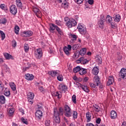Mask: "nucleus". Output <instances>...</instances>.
Returning <instances> with one entry per match:
<instances>
[{
    "label": "nucleus",
    "mask_w": 126,
    "mask_h": 126,
    "mask_svg": "<svg viewBox=\"0 0 126 126\" xmlns=\"http://www.w3.org/2000/svg\"><path fill=\"white\" fill-rule=\"evenodd\" d=\"M60 87H61L60 89L62 91H65V90H66L67 88V87L65 85H62L61 86H60Z\"/></svg>",
    "instance_id": "nucleus-40"
},
{
    "label": "nucleus",
    "mask_w": 126,
    "mask_h": 126,
    "mask_svg": "<svg viewBox=\"0 0 126 126\" xmlns=\"http://www.w3.org/2000/svg\"><path fill=\"white\" fill-rule=\"evenodd\" d=\"M9 85L13 91H15L16 90V85L14 84V82H10Z\"/></svg>",
    "instance_id": "nucleus-21"
},
{
    "label": "nucleus",
    "mask_w": 126,
    "mask_h": 126,
    "mask_svg": "<svg viewBox=\"0 0 126 126\" xmlns=\"http://www.w3.org/2000/svg\"><path fill=\"white\" fill-rule=\"evenodd\" d=\"M15 111V110H14V108H10L8 111L9 116H12V115H13V114L14 113Z\"/></svg>",
    "instance_id": "nucleus-33"
},
{
    "label": "nucleus",
    "mask_w": 126,
    "mask_h": 126,
    "mask_svg": "<svg viewBox=\"0 0 126 126\" xmlns=\"http://www.w3.org/2000/svg\"><path fill=\"white\" fill-rule=\"evenodd\" d=\"M54 120L56 124H60L61 122V118H60V113L58 112L57 108H54Z\"/></svg>",
    "instance_id": "nucleus-2"
},
{
    "label": "nucleus",
    "mask_w": 126,
    "mask_h": 126,
    "mask_svg": "<svg viewBox=\"0 0 126 126\" xmlns=\"http://www.w3.org/2000/svg\"><path fill=\"white\" fill-rule=\"evenodd\" d=\"M42 116L43 112H42V111L38 110L35 112V118L37 119V120H41V118H42Z\"/></svg>",
    "instance_id": "nucleus-9"
},
{
    "label": "nucleus",
    "mask_w": 126,
    "mask_h": 126,
    "mask_svg": "<svg viewBox=\"0 0 126 126\" xmlns=\"http://www.w3.org/2000/svg\"><path fill=\"white\" fill-rule=\"evenodd\" d=\"M99 20H102V21H104L105 22V17H104V16H101V17Z\"/></svg>",
    "instance_id": "nucleus-63"
},
{
    "label": "nucleus",
    "mask_w": 126,
    "mask_h": 126,
    "mask_svg": "<svg viewBox=\"0 0 126 126\" xmlns=\"http://www.w3.org/2000/svg\"><path fill=\"white\" fill-rule=\"evenodd\" d=\"M23 34L24 37H31L33 35V32L31 31H24Z\"/></svg>",
    "instance_id": "nucleus-12"
},
{
    "label": "nucleus",
    "mask_w": 126,
    "mask_h": 126,
    "mask_svg": "<svg viewBox=\"0 0 126 126\" xmlns=\"http://www.w3.org/2000/svg\"><path fill=\"white\" fill-rule=\"evenodd\" d=\"M0 102L1 104H4L5 103V97L3 95L0 96Z\"/></svg>",
    "instance_id": "nucleus-28"
},
{
    "label": "nucleus",
    "mask_w": 126,
    "mask_h": 126,
    "mask_svg": "<svg viewBox=\"0 0 126 126\" xmlns=\"http://www.w3.org/2000/svg\"><path fill=\"white\" fill-rule=\"evenodd\" d=\"M57 27H58V26L55 25L54 24H51L50 25L49 31H50L52 33H53L54 32V31L55 29H57Z\"/></svg>",
    "instance_id": "nucleus-15"
},
{
    "label": "nucleus",
    "mask_w": 126,
    "mask_h": 126,
    "mask_svg": "<svg viewBox=\"0 0 126 126\" xmlns=\"http://www.w3.org/2000/svg\"><path fill=\"white\" fill-rule=\"evenodd\" d=\"M0 34L1 35V40H4V39L5 38V34L4 33V32H3L2 31H0Z\"/></svg>",
    "instance_id": "nucleus-37"
},
{
    "label": "nucleus",
    "mask_w": 126,
    "mask_h": 126,
    "mask_svg": "<svg viewBox=\"0 0 126 126\" xmlns=\"http://www.w3.org/2000/svg\"><path fill=\"white\" fill-rule=\"evenodd\" d=\"M63 5H64V9L68 8V2H66V0H65V2L62 3Z\"/></svg>",
    "instance_id": "nucleus-41"
},
{
    "label": "nucleus",
    "mask_w": 126,
    "mask_h": 126,
    "mask_svg": "<svg viewBox=\"0 0 126 126\" xmlns=\"http://www.w3.org/2000/svg\"><path fill=\"white\" fill-rule=\"evenodd\" d=\"M16 45H17L16 41L15 40H13L12 41V47H16Z\"/></svg>",
    "instance_id": "nucleus-55"
},
{
    "label": "nucleus",
    "mask_w": 126,
    "mask_h": 126,
    "mask_svg": "<svg viewBox=\"0 0 126 126\" xmlns=\"http://www.w3.org/2000/svg\"><path fill=\"white\" fill-rule=\"evenodd\" d=\"M34 99V93L30 92L28 94V101L31 104H33Z\"/></svg>",
    "instance_id": "nucleus-6"
},
{
    "label": "nucleus",
    "mask_w": 126,
    "mask_h": 126,
    "mask_svg": "<svg viewBox=\"0 0 126 126\" xmlns=\"http://www.w3.org/2000/svg\"><path fill=\"white\" fill-rule=\"evenodd\" d=\"M96 124H100L101 123V118H97L96 120Z\"/></svg>",
    "instance_id": "nucleus-59"
},
{
    "label": "nucleus",
    "mask_w": 126,
    "mask_h": 126,
    "mask_svg": "<svg viewBox=\"0 0 126 126\" xmlns=\"http://www.w3.org/2000/svg\"><path fill=\"white\" fill-rule=\"evenodd\" d=\"M80 66H77V67L73 68V72L75 73L78 72L80 70Z\"/></svg>",
    "instance_id": "nucleus-38"
},
{
    "label": "nucleus",
    "mask_w": 126,
    "mask_h": 126,
    "mask_svg": "<svg viewBox=\"0 0 126 126\" xmlns=\"http://www.w3.org/2000/svg\"><path fill=\"white\" fill-rule=\"evenodd\" d=\"M51 124V121L50 120H46L45 122V125L46 126H50V125Z\"/></svg>",
    "instance_id": "nucleus-52"
},
{
    "label": "nucleus",
    "mask_w": 126,
    "mask_h": 126,
    "mask_svg": "<svg viewBox=\"0 0 126 126\" xmlns=\"http://www.w3.org/2000/svg\"><path fill=\"white\" fill-rule=\"evenodd\" d=\"M99 73V68L97 67V66H95L93 69V74H94V75H97Z\"/></svg>",
    "instance_id": "nucleus-19"
},
{
    "label": "nucleus",
    "mask_w": 126,
    "mask_h": 126,
    "mask_svg": "<svg viewBox=\"0 0 126 126\" xmlns=\"http://www.w3.org/2000/svg\"><path fill=\"white\" fill-rule=\"evenodd\" d=\"M0 8L1 9H3L4 10H7V7H5V5L4 4H1L0 5Z\"/></svg>",
    "instance_id": "nucleus-46"
},
{
    "label": "nucleus",
    "mask_w": 126,
    "mask_h": 126,
    "mask_svg": "<svg viewBox=\"0 0 126 126\" xmlns=\"http://www.w3.org/2000/svg\"><path fill=\"white\" fill-rule=\"evenodd\" d=\"M76 84V85H78L79 86H80V87H81V88H82V89L84 91H85V92H86V93H89V92L90 91L89 90V89L88 88V87H87V86L81 85V84L78 82H77Z\"/></svg>",
    "instance_id": "nucleus-7"
},
{
    "label": "nucleus",
    "mask_w": 126,
    "mask_h": 126,
    "mask_svg": "<svg viewBox=\"0 0 126 126\" xmlns=\"http://www.w3.org/2000/svg\"><path fill=\"white\" fill-rule=\"evenodd\" d=\"M111 118L112 119H117V112H116V111L114 110L111 111Z\"/></svg>",
    "instance_id": "nucleus-20"
},
{
    "label": "nucleus",
    "mask_w": 126,
    "mask_h": 126,
    "mask_svg": "<svg viewBox=\"0 0 126 126\" xmlns=\"http://www.w3.org/2000/svg\"><path fill=\"white\" fill-rule=\"evenodd\" d=\"M90 86L92 88H95L97 86V85L96 84L90 83Z\"/></svg>",
    "instance_id": "nucleus-58"
},
{
    "label": "nucleus",
    "mask_w": 126,
    "mask_h": 126,
    "mask_svg": "<svg viewBox=\"0 0 126 126\" xmlns=\"http://www.w3.org/2000/svg\"><path fill=\"white\" fill-rule=\"evenodd\" d=\"M19 27L18 26L15 27V33L17 34V35L18 34V33H19Z\"/></svg>",
    "instance_id": "nucleus-42"
},
{
    "label": "nucleus",
    "mask_w": 126,
    "mask_h": 126,
    "mask_svg": "<svg viewBox=\"0 0 126 126\" xmlns=\"http://www.w3.org/2000/svg\"><path fill=\"white\" fill-rule=\"evenodd\" d=\"M114 82V76H110L108 77V81L107 83V86H110V85H112Z\"/></svg>",
    "instance_id": "nucleus-11"
},
{
    "label": "nucleus",
    "mask_w": 126,
    "mask_h": 126,
    "mask_svg": "<svg viewBox=\"0 0 126 126\" xmlns=\"http://www.w3.org/2000/svg\"><path fill=\"white\" fill-rule=\"evenodd\" d=\"M59 113V116L60 115H63V109L62 107H60L59 111H57Z\"/></svg>",
    "instance_id": "nucleus-48"
},
{
    "label": "nucleus",
    "mask_w": 126,
    "mask_h": 126,
    "mask_svg": "<svg viewBox=\"0 0 126 126\" xmlns=\"http://www.w3.org/2000/svg\"><path fill=\"white\" fill-rule=\"evenodd\" d=\"M35 54H37L39 55H42V49H38L37 51L35 52Z\"/></svg>",
    "instance_id": "nucleus-49"
},
{
    "label": "nucleus",
    "mask_w": 126,
    "mask_h": 126,
    "mask_svg": "<svg viewBox=\"0 0 126 126\" xmlns=\"http://www.w3.org/2000/svg\"><path fill=\"white\" fill-rule=\"evenodd\" d=\"M88 3L89 4H93L94 3V0H89Z\"/></svg>",
    "instance_id": "nucleus-62"
},
{
    "label": "nucleus",
    "mask_w": 126,
    "mask_h": 126,
    "mask_svg": "<svg viewBox=\"0 0 126 126\" xmlns=\"http://www.w3.org/2000/svg\"><path fill=\"white\" fill-rule=\"evenodd\" d=\"M16 5L19 8H22V2L21 0H16Z\"/></svg>",
    "instance_id": "nucleus-23"
},
{
    "label": "nucleus",
    "mask_w": 126,
    "mask_h": 126,
    "mask_svg": "<svg viewBox=\"0 0 126 126\" xmlns=\"http://www.w3.org/2000/svg\"><path fill=\"white\" fill-rule=\"evenodd\" d=\"M110 24L111 25V28H113V29H116V28H117L116 25L114 23L111 22V23H110Z\"/></svg>",
    "instance_id": "nucleus-51"
},
{
    "label": "nucleus",
    "mask_w": 126,
    "mask_h": 126,
    "mask_svg": "<svg viewBox=\"0 0 126 126\" xmlns=\"http://www.w3.org/2000/svg\"><path fill=\"white\" fill-rule=\"evenodd\" d=\"M76 24L77 23L75 20L74 19H70L69 20L66 22V25L68 28H71L73 27V26H75Z\"/></svg>",
    "instance_id": "nucleus-4"
},
{
    "label": "nucleus",
    "mask_w": 126,
    "mask_h": 126,
    "mask_svg": "<svg viewBox=\"0 0 126 126\" xmlns=\"http://www.w3.org/2000/svg\"><path fill=\"white\" fill-rule=\"evenodd\" d=\"M105 22L103 20H99L97 22V26L101 29H103L104 28V26H105V25L104 24Z\"/></svg>",
    "instance_id": "nucleus-14"
},
{
    "label": "nucleus",
    "mask_w": 126,
    "mask_h": 126,
    "mask_svg": "<svg viewBox=\"0 0 126 126\" xmlns=\"http://www.w3.org/2000/svg\"><path fill=\"white\" fill-rule=\"evenodd\" d=\"M81 61H82V63L83 64H86V63H89V61L87 60L86 59H84V57H81Z\"/></svg>",
    "instance_id": "nucleus-26"
},
{
    "label": "nucleus",
    "mask_w": 126,
    "mask_h": 126,
    "mask_svg": "<svg viewBox=\"0 0 126 126\" xmlns=\"http://www.w3.org/2000/svg\"><path fill=\"white\" fill-rule=\"evenodd\" d=\"M119 76L123 79H126V69L123 68L119 72Z\"/></svg>",
    "instance_id": "nucleus-5"
},
{
    "label": "nucleus",
    "mask_w": 126,
    "mask_h": 126,
    "mask_svg": "<svg viewBox=\"0 0 126 126\" xmlns=\"http://www.w3.org/2000/svg\"><path fill=\"white\" fill-rule=\"evenodd\" d=\"M94 110L95 112H100L101 111V108L100 106L97 105L95 104V105H94Z\"/></svg>",
    "instance_id": "nucleus-25"
},
{
    "label": "nucleus",
    "mask_w": 126,
    "mask_h": 126,
    "mask_svg": "<svg viewBox=\"0 0 126 126\" xmlns=\"http://www.w3.org/2000/svg\"><path fill=\"white\" fill-rule=\"evenodd\" d=\"M42 55L35 53V57L36 58V59H41V58H42Z\"/></svg>",
    "instance_id": "nucleus-54"
},
{
    "label": "nucleus",
    "mask_w": 126,
    "mask_h": 126,
    "mask_svg": "<svg viewBox=\"0 0 126 126\" xmlns=\"http://www.w3.org/2000/svg\"><path fill=\"white\" fill-rule=\"evenodd\" d=\"M72 102L74 103V104H76V95L75 94H73L72 97Z\"/></svg>",
    "instance_id": "nucleus-47"
},
{
    "label": "nucleus",
    "mask_w": 126,
    "mask_h": 126,
    "mask_svg": "<svg viewBox=\"0 0 126 126\" xmlns=\"http://www.w3.org/2000/svg\"><path fill=\"white\" fill-rule=\"evenodd\" d=\"M25 78L27 80H33L34 79V76L32 74L28 73L25 75Z\"/></svg>",
    "instance_id": "nucleus-16"
},
{
    "label": "nucleus",
    "mask_w": 126,
    "mask_h": 126,
    "mask_svg": "<svg viewBox=\"0 0 126 126\" xmlns=\"http://www.w3.org/2000/svg\"><path fill=\"white\" fill-rule=\"evenodd\" d=\"M116 17L114 19V21L115 22H120V20H121V16L120 15H116Z\"/></svg>",
    "instance_id": "nucleus-31"
},
{
    "label": "nucleus",
    "mask_w": 126,
    "mask_h": 126,
    "mask_svg": "<svg viewBox=\"0 0 126 126\" xmlns=\"http://www.w3.org/2000/svg\"><path fill=\"white\" fill-rule=\"evenodd\" d=\"M112 20H113L112 17H111L110 15H107L106 17V22L110 24L112 22Z\"/></svg>",
    "instance_id": "nucleus-32"
},
{
    "label": "nucleus",
    "mask_w": 126,
    "mask_h": 126,
    "mask_svg": "<svg viewBox=\"0 0 126 126\" xmlns=\"http://www.w3.org/2000/svg\"><path fill=\"white\" fill-rule=\"evenodd\" d=\"M86 126H94L92 123H88Z\"/></svg>",
    "instance_id": "nucleus-64"
},
{
    "label": "nucleus",
    "mask_w": 126,
    "mask_h": 126,
    "mask_svg": "<svg viewBox=\"0 0 126 126\" xmlns=\"http://www.w3.org/2000/svg\"><path fill=\"white\" fill-rule=\"evenodd\" d=\"M79 44H74L72 46V49L73 50H77L78 49V47H79V46L78 45Z\"/></svg>",
    "instance_id": "nucleus-50"
},
{
    "label": "nucleus",
    "mask_w": 126,
    "mask_h": 126,
    "mask_svg": "<svg viewBox=\"0 0 126 126\" xmlns=\"http://www.w3.org/2000/svg\"><path fill=\"white\" fill-rule=\"evenodd\" d=\"M96 61L99 63H102V58L101 57H98L97 59H96Z\"/></svg>",
    "instance_id": "nucleus-56"
},
{
    "label": "nucleus",
    "mask_w": 126,
    "mask_h": 126,
    "mask_svg": "<svg viewBox=\"0 0 126 126\" xmlns=\"http://www.w3.org/2000/svg\"><path fill=\"white\" fill-rule=\"evenodd\" d=\"M94 83L96 85V86H99L101 84V82L100 81V78L99 76H95L94 78Z\"/></svg>",
    "instance_id": "nucleus-10"
},
{
    "label": "nucleus",
    "mask_w": 126,
    "mask_h": 126,
    "mask_svg": "<svg viewBox=\"0 0 126 126\" xmlns=\"http://www.w3.org/2000/svg\"><path fill=\"white\" fill-rule=\"evenodd\" d=\"M64 115L66 118H70L73 117V120L77 119V112L71 111V108L67 105H65L64 106Z\"/></svg>",
    "instance_id": "nucleus-1"
},
{
    "label": "nucleus",
    "mask_w": 126,
    "mask_h": 126,
    "mask_svg": "<svg viewBox=\"0 0 126 126\" xmlns=\"http://www.w3.org/2000/svg\"><path fill=\"white\" fill-rule=\"evenodd\" d=\"M32 10L37 17H40V16L39 15V14H41V11H40V10L37 8L33 7Z\"/></svg>",
    "instance_id": "nucleus-17"
},
{
    "label": "nucleus",
    "mask_w": 126,
    "mask_h": 126,
    "mask_svg": "<svg viewBox=\"0 0 126 126\" xmlns=\"http://www.w3.org/2000/svg\"><path fill=\"white\" fill-rule=\"evenodd\" d=\"M57 79L59 81H63V77L62 75H59L57 77Z\"/></svg>",
    "instance_id": "nucleus-45"
},
{
    "label": "nucleus",
    "mask_w": 126,
    "mask_h": 126,
    "mask_svg": "<svg viewBox=\"0 0 126 126\" xmlns=\"http://www.w3.org/2000/svg\"><path fill=\"white\" fill-rule=\"evenodd\" d=\"M60 71H50L48 72L49 75H51L52 77H56V75H59L60 74Z\"/></svg>",
    "instance_id": "nucleus-13"
},
{
    "label": "nucleus",
    "mask_w": 126,
    "mask_h": 126,
    "mask_svg": "<svg viewBox=\"0 0 126 126\" xmlns=\"http://www.w3.org/2000/svg\"><path fill=\"white\" fill-rule=\"evenodd\" d=\"M10 12L13 15H15L17 13V8L15 5H12L10 7Z\"/></svg>",
    "instance_id": "nucleus-8"
},
{
    "label": "nucleus",
    "mask_w": 126,
    "mask_h": 126,
    "mask_svg": "<svg viewBox=\"0 0 126 126\" xmlns=\"http://www.w3.org/2000/svg\"><path fill=\"white\" fill-rule=\"evenodd\" d=\"M56 30L57 32L59 33V34H60V35H63V31H62V30H61V29H60V28H59V27L58 26L56 28Z\"/></svg>",
    "instance_id": "nucleus-39"
},
{
    "label": "nucleus",
    "mask_w": 126,
    "mask_h": 126,
    "mask_svg": "<svg viewBox=\"0 0 126 126\" xmlns=\"http://www.w3.org/2000/svg\"><path fill=\"white\" fill-rule=\"evenodd\" d=\"M63 51L65 53V54L67 55V56H69V50H68V48H67V47L65 46L63 49Z\"/></svg>",
    "instance_id": "nucleus-30"
},
{
    "label": "nucleus",
    "mask_w": 126,
    "mask_h": 126,
    "mask_svg": "<svg viewBox=\"0 0 126 126\" xmlns=\"http://www.w3.org/2000/svg\"><path fill=\"white\" fill-rule=\"evenodd\" d=\"M4 56L6 60H13V57H12V56L10 55V54L8 53H4Z\"/></svg>",
    "instance_id": "nucleus-18"
},
{
    "label": "nucleus",
    "mask_w": 126,
    "mask_h": 126,
    "mask_svg": "<svg viewBox=\"0 0 126 126\" xmlns=\"http://www.w3.org/2000/svg\"><path fill=\"white\" fill-rule=\"evenodd\" d=\"M4 94L7 97L10 95V92H9V90H8L7 88L5 89Z\"/></svg>",
    "instance_id": "nucleus-29"
},
{
    "label": "nucleus",
    "mask_w": 126,
    "mask_h": 126,
    "mask_svg": "<svg viewBox=\"0 0 126 126\" xmlns=\"http://www.w3.org/2000/svg\"><path fill=\"white\" fill-rule=\"evenodd\" d=\"M77 29L79 30V32L82 35H85L87 32V30L86 29V28L84 26H83L81 24H79L77 27Z\"/></svg>",
    "instance_id": "nucleus-3"
},
{
    "label": "nucleus",
    "mask_w": 126,
    "mask_h": 126,
    "mask_svg": "<svg viewBox=\"0 0 126 126\" xmlns=\"http://www.w3.org/2000/svg\"><path fill=\"white\" fill-rule=\"evenodd\" d=\"M87 122L88 123L91 121V113L89 112L86 113Z\"/></svg>",
    "instance_id": "nucleus-24"
},
{
    "label": "nucleus",
    "mask_w": 126,
    "mask_h": 126,
    "mask_svg": "<svg viewBox=\"0 0 126 126\" xmlns=\"http://www.w3.org/2000/svg\"><path fill=\"white\" fill-rule=\"evenodd\" d=\"M4 89V85H3V84H2V82H1V81H0V90L1 91H2Z\"/></svg>",
    "instance_id": "nucleus-44"
},
{
    "label": "nucleus",
    "mask_w": 126,
    "mask_h": 126,
    "mask_svg": "<svg viewBox=\"0 0 126 126\" xmlns=\"http://www.w3.org/2000/svg\"><path fill=\"white\" fill-rule=\"evenodd\" d=\"M80 55L81 56H84L85 54H86V48H83L81 49L80 52H79Z\"/></svg>",
    "instance_id": "nucleus-27"
},
{
    "label": "nucleus",
    "mask_w": 126,
    "mask_h": 126,
    "mask_svg": "<svg viewBox=\"0 0 126 126\" xmlns=\"http://www.w3.org/2000/svg\"><path fill=\"white\" fill-rule=\"evenodd\" d=\"M79 71L81 75H83V74H86V73H87V71H86V69L83 68L82 67L80 68V70Z\"/></svg>",
    "instance_id": "nucleus-22"
},
{
    "label": "nucleus",
    "mask_w": 126,
    "mask_h": 126,
    "mask_svg": "<svg viewBox=\"0 0 126 126\" xmlns=\"http://www.w3.org/2000/svg\"><path fill=\"white\" fill-rule=\"evenodd\" d=\"M39 89L40 92H44V91H45V89L43 88L42 86L39 87Z\"/></svg>",
    "instance_id": "nucleus-61"
},
{
    "label": "nucleus",
    "mask_w": 126,
    "mask_h": 126,
    "mask_svg": "<svg viewBox=\"0 0 126 126\" xmlns=\"http://www.w3.org/2000/svg\"><path fill=\"white\" fill-rule=\"evenodd\" d=\"M21 121L24 124H25V125H28V122H27V120H25L23 117L21 118Z\"/></svg>",
    "instance_id": "nucleus-53"
},
{
    "label": "nucleus",
    "mask_w": 126,
    "mask_h": 126,
    "mask_svg": "<svg viewBox=\"0 0 126 126\" xmlns=\"http://www.w3.org/2000/svg\"><path fill=\"white\" fill-rule=\"evenodd\" d=\"M24 50H25V52L26 53H28L29 51V45H28V44H25V46H24Z\"/></svg>",
    "instance_id": "nucleus-34"
},
{
    "label": "nucleus",
    "mask_w": 126,
    "mask_h": 126,
    "mask_svg": "<svg viewBox=\"0 0 126 126\" xmlns=\"http://www.w3.org/2000/svg\"><path fill=\"white\" fill-rule=\"evenodd\" d=\"M71 37L73 39H71L70 40V42L72 43V42H73V41H76V39H77V37L76 36V35L75 34H71Z\"/></svg>",
    "instance_id": "nucleus-35"
},
{
    "label": "nucleus",
    "mask_w": 126,
    "mask_h": 126,
    "mask_svg": "<svg viewBox=\"0 0 126 126\" xmlns=\"http://www.w3.org/2000/svg\"><path fill=\"white\" fill-rule=\"evenodd\" d=\"M84 0H75V1H76L78 4H81V3H82V2H83Z\"/></svg>",
    "instance_id": "nucleus-57"
},
{
    "label": "nucleus",
    "mask_w": 126,
    "mask_h": 126,
    "mask_svg": "<svg viewBox=\"0 0 126 126\" xmlns=\"http://www.w3.org/2000/svg\"><path fill=\"white\" fill-rule=\"evenodd\" d=\"M54 95L57 96L59 98V99H61V98H62V94L59 93L58 92L55 93Z\"/></svg>",
    "instance_id": "nucleus-43"
},
{
    "label": "nucleus",
    "mask_w": 126,
    "mask_h": 126,
    "mask_svg": "<svg viewBox=\"0 0 126 126\" xmlns=\"http://www.w3.org/2000/svg\"><path fill=\"white\" fill-rule=\"evenodd\" d=\"M61 21H58V20H56V24L57 25H59V26H61Z\"/></svg>",
    "instance_id": "nucleus-60"
},
{
    "label": "nucleus",
    "mask_w": 126,
    "mask_h": 126,
    "mask_svg": "<svg viewBox=\"0 0 126 126\" xmlns=\"http://www.w3.org/2000/svg\"><path fill=\"white\" fill-rule=\"evenodd\" d=\"M7 22V20L5 18H2L0 20V24H6Z\"/></svg>",
    "instance_id": "nucleus-36"
}]
</instances>
